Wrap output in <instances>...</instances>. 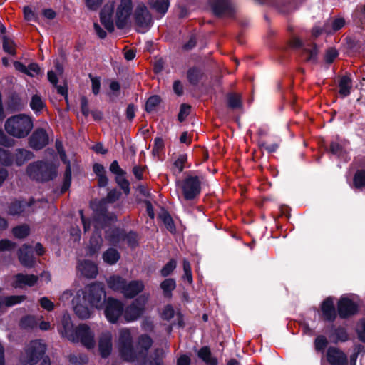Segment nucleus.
<instances>
[{
	"mask_svg": "<svg viewBox=\"0 0 365 365\" xmlns=\"http://www.w3.org/2000/svg\"><path fill=\"white\" fill-rule=\"evenodd\" d=\"M197 356L207 365H218L217 359L212 356L211 350L208 346L201 347L197 351Z\"/></svg>",
	"mask_w": 365,
	"mask_h": 365,
	"instance_id": "obj_33",
	"label": "nucleus"
},
{
	"mask_svg": "<svg viewBox=\"0 0 365 365\" xmlns=\"http://www.w3.org/2000/svg\"><path fill=\"white\" fill-rule=\"evenodd\" d=\"M115 182L127 195L130 192V182L124 178V175H118L115 177Z\"/></svg>",
	"mask_w": 365,
	"mask_h": 365,
	"instance_id": "obj_54",
	"label": "nucleus"
},
{
	"mask_svg": "<svg viewBox=\"0 0 365 365\" xmlns=\"http://www.w3.org/2000/svg\"><path fill=\"white\" fill-rule=\"evenodd\" d=\"M13 155L14 158V162L17 166H21L26 162L34 158L33 152L24 148L16 149Z\"/></svg>",
	"mask_w": 365,
	"mask_h": 365,
	"instance_id": "obj_29",
	"label": "nucleus"
},
{
	"mask_svg": "<svg viewBox=\"0 0 365 365\" xmlns=\"http://www.w3.org/2000/svg\"><path fill=\"white\" fill-rule=\"evenodd\" d=\"M329 151L338 158L343 157L345 154L344 147L336 141H331L330 143Z\"/></svg>",
	"mask_w": 365,
	"mask_h": 365,
	"instance_id": "obj_48",
	"label": "nucleus"
},
{
	"mask_svg": "<svg viewBox=\"0 0 365 365\" xmlns=\"http://www.w3.org/2000/svg\"><path fill=\"white\" fill-rule=\"evenodd\" d=\"M327 360L330 365H348L346 354L335 346H329L327 349Z\"/></svg>",
	"mask_w": 365,
	"mask_h": 365,
	"instance_id": "obj_17",
	"label": "nucleus"
},
{
	"mask_svg": "<svg viewBox=\"0 0 365 365\" xmlns=\"http://www.w3.org/2000/svg\"><path fill=\"white\" fill-rule=\"evenodd\" d=\"M34 128V119L24 113H20L8 118L4 123L6 132L11 136L19 139L27 137Z\"/></svg>",
	"mask_w": 365,
	"mask_h": 365,
	"instance_id": "obj_3",
	"label": "nucleus"
},
{
	"mask_svg": "<svg viewBox=\"0 0 365 365\" xmlns=\"http://www.w3.org/2000/svg\"><path fill=\"white\" fill-rule=\"evenodd\" d=\"M187 160V154H180L178 158L173 163V165L178 169V173H180L183 171L185 168L184 164Z\"/></svg>",
	"mask_w": 365,
	"mask_h": 365,
	"instance_id": "obj_64",
	"label": "nucleus"
},
{
	"mask_svg": "<svg viewBox=\"0 0 365 365\" xmlns=\"http://www.w3.org/2000/svg\"><path fill=\"white\" fill-rule=\"evenodd\" d=\"M60 156L62 162L66 165L63 175V184L60 190V193L64 194L69 190L71 185V168L70 160L66 158V153L63 152L60 153Z\"/></svg>",
	"mask_w": 365,
	"mask_h": 365,
	"instance_id": "obj_24",
	"label": "nucleus"
},
{
	"mask_svg": "<svg viewBox=\"0 0 365 365\" xmlns=\"http://www.w3.org/2000/svg\"><path fill=\"white\" fill-rule=\"evenodd\" d=\"M162 98L158 95L150 96L145 103V111L148 113L153 112L161 103Z\"/></svg>",
	"mask_w": 365,
	"mask_h": 365,
	"instance_id": "obj_43",
	"label": "nucleus"
},
{
	"mask_svg": "<svg viewBox=\"0 0 365 365\" xmlns=\"http://www.w3.org/2000/svg\"><path fill=\"white\" fill-rule=\"evenodd\" d=\"M177 266V262L175 259H170L161 269L160 274L163 277H168L175 270Z\"/></svg>",
	"mask_w": 365,
	"mask_h": 365,
	"instance_id": "obj_52",
	"label": "nucleus"
},
{
	"mask_svg": "<svg viewBox=\"0 0 365 365\" xmlns=\"http://www.w3.org/2000/svg\"><path fill=\"white\" fill-rule=\"evenodd\" d=\"M25 20L28 21H37V14L31 9L29 6H26L23 9Z\"/></svg>",
	"mask_w": 365,
	"mask_h": 365,
	"instance_id": "obj_61",
	"label": "nucleus"
},
{
	"mask_svg": "<svg viewBox=\"0 0 365 365\" xmlns=\"http://www.w3.org/2000/svg\"><path fill=\"white\" fill-rule=\"evenodd\" d=\"M329 341L324 335L317 336L314 341V349L317 352H324L327 348Z\"/></svg>",
	"mask_w": 365,
	"mask_h": 365,
	"instance_id": "obj_49",
	"label": "nucleus"
},
{
	"mask_svg": "<svg viewBox=\"0 0 365 365\" xmlns=\"http://www.w3.org/2000/svg\"><path fill=\"white\" fill-rule=\"evenodd\" d=\"M19 325L24 329H33L36 326V322L33 316L26 315L21 319Z\"/></svg>",
	"mask_w": 365,
	"mask_h": 365,
	"instance_id": "obj_53",
	"label": "nucleus"
},
{
	"mask_svg": "<svg viewBox=\"0 0 365 365\" xmlns=\"http://www.w3.org/2000/svg\"><path fill=\"white\" fill-rule=\"evenodd\" d=\"M46 346L38 340L31 341L25 349L24 355L21 356V361L25 365H36L41 359L42 361L47 356L45 355Z\"/></svg>",
	"mask_w": 365,
	"mask_h": 365,
	"instance_id": "obj_8",
	"label": "nucleus"
},
{
	"mask_svg": "<svg viewBox=\"0 0 365 365\" xmlns=\"http://www.w3.org/2000/svg\"><path fill=\"white\" fill-rule=\"evenodd\" d=\"M110 223L105 230L104 238L110 245L117 246L121 241L124 229L117 226H110Z\"/></svg>",
	"mask_w": 365,
	"mask_h": 365,
	"instance_id": "obj_21",
	"label": "nucleus"
},
{
	"mask_svg": "<svg viewBox=\"0 0 365 365\" xmlns=\"http://www.w3.org/2000/svg\"><path fill=\"white\" fill-rule=\"evenodd\" d=\"M98 350L103 359L108 358L112 351V342L110 336H101L98 342Z\"/></svg>",
	"mask_w": 365,
	"mask_h": 365,
	"instance_id": "obj_32",
	"label": "nucleus"
},
{
	"mask_svg": "<svg viewBox=\"0 0 365 365\" xmlns=\"http://www.w3.org/2000/svg\"><path fill=\"white\" fill-rule=\"evenodd\" d=\"M197 35L195 34H192L189 36V40L182 45V50L185 51H191L197 46Z\"/></svg>",
	"mask_w": 365,
	"mask_h": 365,
	"instance_id": "obj_60",
	"label": "nucleus"
},
{
	"mask_svg": "<svg viewBox=\"0 0 365 365\" xmlns=\"http://www.w3.org/2000/svg\"><path fill=\"white\" fill-rule=\"evenodd\" d=\"M31 205L23 200H14L9 204L8 213L12 216H19L24 212L26 207Z\"/></svg>",
	"mask_w": 365,
	"mask_h": 365,
	"instance_id": "obj_34",
	"label": "nucleus"
},
{
	"mask_svg": "<svg viewBox=\"0 0 365 365\" xmlns=\"http://www.w3.org/2000/svg\"><path fill=\"white\" fill-rule=\"evenodd\" d=\"M104 314L107 320L115 324L123 313L124 304L118 299L113 297L106 298Z\"/></svg>",
	"mask_w": 365,
	"mask_h": 365,
	"instance_id": "obj_10",
	"label": "nucleus"
},
{
	"mask_svg": "<svg viewBox=\"0 0 365 365\" xmlns=\"http://www.w3.org/2000/svg\"><path fill=\"white\" fill-rule=\"evenodd\" d=\"M100 21L108 32L111 33L114 31L115 28L112 16L109 15H100Z\"/></svg>",
	"mask_w": 365,
	"mask_h": 365,
	"instance_id": "obj_55",
	"label": "nucleus"
},
{
	"mask_svg": "<svg viewBox=\"0 0 365 365\" xmlns=\"http://www.w3.org/2000/svg\"><path fill=\"white\" fill-rule=\"evenodd\" d=\"M132 9V0H120V4L117 7L115 14V25L118 29H123L125 27Z\"/></svg>",
	"mask_w": 365,
	"mask_h": 365,
	"instance_id": "obj_14",
	"label": "nucleus"
},
{
	"mask_svg": "<svg viewBox=\"0 0 365 365\" xmlns=\"http://www.w3.org/2000/svg\"><path fill=\"white\" fill-rule=\"evenodd\" d=\"M38 280V277L35 274L18 273L14 276V281L12 282V287L19 289H22L25 286L31 287L37 283Z\"/></svg>",
	"mask_w": 365,
	"mask_h": 365,
	"instance_id": "obj_19",
	"label": "nucleus"
},
{
	"mask_svg": "<svg viewBox=\"0 0 365 365\" xmlns=\"http://www.w3.org/2000/svg\"><path fill=\"white\" fill-rule=\"evenodd\" d=\"M191 110V106L187 103H182L180 107V111L178 115V120L179 122H183L185 118L189 115Z\"/></svg>",
	"mask_w": 365,
	"mask_h": 365,
	"instance_id": "obj_57",
	"label": "nucleus"
},
{
	"mask_svg": "<svg viewBox=\"0 0 365 365\" xmlns=\"http://www.w3.org/2000/svg\"><path fill=\"white\" fill-rule=\"evenodd\" d=\"M143 313L142 308L138 307V305L132 303L124 309L123 314L125 321L130 322L138 319Z\"/></svg>",
	"mask_w": 365,
	"mask_h": 365,
	"instance_id": "obj_31",
	"label": "nucleus"
},
{
	"mask_svg": "<svg viewBox=\"0 0 365 365\" xmlns=\"http://www.w3.org/2000/svg\"><path fill=\"white\" fill-rule=\"evenodd\" d=\"M118 349L121 357L126 361H134L136 359V349L133 346V340L128 329L120 331L118 338Z\"/></svg>",
	"mask_w": 365,
	"mask_h": 365,
	"instance_id": "obj_7",
	"label": "nucleus"
},
{
	"mask_svg": "<svg viewBox=\"0 0 365 365\" xmlns=\"http://www.w3.org/2000/svg\"><path fill=\"white\" fill-rule=\"evenodd\" d=\"M330 341L337 344L339 343H344L349 340V334L347 329L342 326L331 324L328 335Z\"/></svg>",
	"mask_w": 365,
	"mask_h": 365,
	"instance_id": "obj_18",
	"label": "nucleus"
},
{
	"mask_svg": "<svg viewBox=\"0 0 365 365\" xmlns=\"http://www.w3.org/2000/svg\"><path fill=\"white\" fill-rule=\"evenodd\" d=\"M135 25L142 29L149 28L152 24V17L144 4H138L134 11Z\"/></svg>",
	"mask_w": 365,
	"mask_h": 365,
	"instance_id": "obj_16",
	"label": "nucleus"
},
{
	"mask_svg": "<svg viewBox=\"0 0 365 365\" xmlns=\"http://www.w3.org/2000/svg\"><path fill=\"white\" fill-rule=\"evenodd\" d=\"M319 309L322 319L324 322L333 323L339 316L337 307H335L332 297H326L320 304Z\"/></svg>",
	"mask_w": 365,
	"mask_h": 365,
	"instance_id": "obj_15",
	"label": "nucleus"
},
{
	"mask_svg": "<svg viewBox=\"0 0 365 365\" xmlns=\"http://www.w3.org/2000/svg\"><path fill=\"white\" fill-rule=\"evenodd\" d=\"M121 242H126L129 247H130L131 249H135L139 245L138 235L135 231L130 230L128 232H127L124 229Z\"/></svg>",
	"mask_w": 365,
	"mask_h": 365,
	"instance_id": "obj_38",
	"label": "nucleus"
},
{
	"mask_svg": "<svg viewBox=\"0 0 365 365\" xmlns=\"http://www.w3.org/2000/svg\"><path fill=\"white\" fill-rule=\"evenodd\" d=\"M18 258L20 263L26 268H32L35 265L32 247L29 245L25 244L19 250Z\"/></svg>",
	"mask_w": 365,
	"mask_h": 365,
	"instance_id": "obj_20",
	"label": "nucleus"
},
{
	"mask_svg": "<svg viewBox=\"0 0 365 365\" xmlns=\"http://www.w3.org/2000/svg\"><path fill=\"white\" fill-rule=\"evenodd\" d=\"M152 344L153 340L150 336L148 334L140 336L138 344L135 346L136 359L140 357H145Z\"/></svg>",
	"mask_w": 365,
	"mask_h": 365,
	"instance_id": "obj_23",
	"label": "nucleus"
},
{
	"mask_svg": "<svg viewBox=\"0 0 365 365\" xmlns=\"http://www.w3.org/2000/svg\"><path fill=\"white\" fill-rule=\"evenodd\" d=\"M103 261L110 265L116 264L120 258L119 252L113 247H109L103 253Z\"/></svg>",
	"mask_w": 365,
	"mask_h": 365,
	"instance_id": "obj_36",
	"label": "nucleus"
},
{
	"mask_svg": "<svg viewBox=\"0 0 365 365\" xmlns=\"http://www.w3.org/2000/svg\"><path fill=\"white\" fill-rule=\"evenodd\" d=\"M49 143V137L43 128H37L28 139L29 146L34 150H41Z\"/></svg>",
	"mask_w": 365,
	"mask_h": 365,
	"instance_id": "obj_13",
	"label": "nucleus"
},
{
	"mask_svg": "<svg viewBox=\"0 0 365 365\" xmlns=\"http://www.w3.org/2000/svg\"><path fill=\"white\" fill-rule=\"evenodd\" d=\"M82 301L88 303L92 308L100 309L106 302V293L105 286L101 282H93L82 290Z\"/></svg>",
	"mask_w": 365,
	"mask_h": 365,
	"instance_id": "obj_6",
	"label": "nucleus"
},
{
	"mask_svg": "<svg viewBox=\"0 0 365 365\" xmlns=\"http://www.w3.org/2000/svg\"><path fill=\"white\" fill-rule=\"evenodd\" d=\"M165 149L164 140L160 137H157L154 140V145L152 150V154L154 156L158 155L160 152Z\"/></svg>",
	"mask_w": 365,
	"mask_h": 365,
	"instance_id": "obj_59",
	"label": "nucleus"
},
{
	"mask_svg": "<svg viewBox=\"0 0 365 365\" xmlns=\"http://www.w3.org/2000/svg\"><path fill=\"white\" fill-rule=\"evenodd\" d=\"M213 14L217 18H233L235 8L231 0H209Z\"/></svg>",
	"mask_w": 365,
	"mask_h": 365,
	"instance_id": "obj_11",
	"label": "nucleus"
},
{
	"mask_svg": "<svg viewBox=\"0 0 365 365\" xmlns=\"http://www.w3.org/2000/svg\"><path fill=\"white\" fill-rule=\"evenodd\" d=\"M89 78L91 81L92 92L94 95H98L101 89V78L98 76H93L91 73L89 74Z\"/></svg>",
	"mask_w": 365,
	"mask_h": 365,
	"instance_id": "obj_62",
	"label": "nucleus"
},
{
	"mask_svg": "<svg viewBox=\"0 0 365 365\" xmlns=\"http://www.w3.org/2000/svg\"><path fill=\"white\" fill-rule=\"evenodd\" d=\"M77 269L83 277L88 279H95L98 273L96 264L88 259L80 262Z\"/></svg>",
	"mask_w": 365,
	"mask_h": 365,
	"instance_id": "obj_22",
	"label": "nucleus"
},
{
	"mask_svg": "<svg viewBox=\"0 0 365 365\" xmlns=\"http://www.w3.org/2000/svg\"><path fill=\"white\" fill-rule=\"evenodd\" d=\"M144 289V284L141 281L126 282L123 294L126 298L132 299L140 293Z\"/></svg>",
	"mask_w": 365,
	"mask_h": 365,
	"instance_id": "obj_25",
	"label": "nucleus"
},
{
	"mask_svg": "<svg viewBox=\"0 0 365 365\" xmlns=\"http://www.w3.org/2000/svg\"><path fill=\"white\" fill-rule=\"evenodd\" d=\"M26 172L27 175L38 182H47L57 176V168L52 163L39 160L29 164Z\"/></svg>",
	"mask_w": 365,
	"mask_h": 365,
	"instance_id": "obj_4",
	"label": "nucleus"
},
{
	"mask_svg": "<svg viewBox=\"0 0 365 365\" xmlns=\"http://www.w3.org/2000/svg\"><path fill=\"white\" fill-rule=\"evenodd\" d=\"M15 144V140L9 137L0 128V145L4 147L11 148Z\"/></svg>",
	"mask_w": 365,
	"mask_h": 365,
	"instance_id": "obj_56",
	"label": "nucleus"
},
{
	"mask_svg": "<svg viewBox=\"0 0 365 365\" xmlns=\"http://www.w3.org/2000/svg\"><path fill=\"white\" fill-rule=\"evenodd\" d=\"M194 171L185 173L182 180H177L176 186L180 187L182 196L186 201H192L199 197L202 190V182L200 176Z\"/></svg>",
	"mask_w": 365,
	"mask_h": 365,
	"instance_id": "obj_5",
	"label": "nucleus"
},
{
	"mask_svg": "<svg viewBox=\"0 0 365 365\" xmlns=\"http://www.w3.org/2000/svg\"><path fill=\"white\" fill-rule=\"evenodd\" d=\"M14 158L13 154L4 148H0V163L4 166L13 165Z\"/></svg>",
	"mask_w": 365,
	"mask_h": 365,
	"instance_id": "obj_46",
	"label": "nucleus"
},
{
	"mask_svg": "<svg viewBox=\"0 0 365 365\" xmlns=\"http://www.w3.org/2000/svg\"><path fill=\"white\" fill-rule=\"evenodd\" d=\"M26 101L23 100L19 93L13 92L10 94L7 100L8 109L13 112H18L22 110Z\"/></svg>",
	"mask_w": 365,
	"mask_h": 365,
	"instance_id": "obj_27",
	"label": "nucleus"
},
{
	"mask_svg": "<svg viewBox=\"0 0 365 365\" xmlns=\"http://www.w3.org/2000/svg\"><path fill=\"white\" fill-rule=\"evenodd\" d=\"M121 192L114 188L110 190L105 197L101 200H93L90 207L93 210V215L98 222L109 221L115 223L118 220L117 215L114 212L108 211V204L114 203L120 199Z\"/></svg>",
	"mask_w": 365,
	"mask_h": 365,
	"instance_id": "obj_2",
	"label": "nucleus"
},
{
	"mask_svg": "<svg viewBox=\"0 0 365 365\" xmlns=\"http://www.w3.org/2000/svg\"><path fill=\"white\" fill-rule=\"evenodd\" d=\"M30 107L36 113L41 112L46 107V104L39 95L34 94L31 97Z\"/></svg>",
	"mask_w": 365,
	"mask_h": 365,
	"instance_id": "obj_45",
	"label": "nucleus"
},
{
	"mask_svg": "<svg viewBox=\"0 0 365 365\" xmlns=\"http://www.w3.org/2000/svg\"><path fill=\"white\" fill-rule=\"evenodd\" d=\"M12 234L18 239L26 238L30 234V227L26 224L16 226L12 229Z\"/></svg>",
	"mask_w": 365,
	"mask_h": 365,
	"instance_id": "obj_44",
	"label": "nucleus"
},
{
	"mask_svg": "<svg viewBox=\"0 0 365 365\" xmlns=\"http://www.w3.org/2000/svg\"><path fill=\"white\" fill-rule=\"evenodd\" d=\"M339 56V53L336 49L330 48L327 50L324 55V61L327 64H331L335 58Z\"/></svg>",
	"mask_w": 365,
	"mask_h": 365,
	"instance_id": "obj_63",
	"label": "nucleus"
},
{
	"mask_svg": "<svg viewBox=\"0 0 365 365\" xmlns=\"http://www.w3.org/2000/svg\"><path fill=\"white\" fill-rule=\"evenodd\" d=\"M339 88V93L342 98L350 95L352 88V79L350 74L346 73L340 78Z\"/></svg>",
	"mask_w": 365,
	"mask_h": 365,
	"instance_id": "obj_30",
	"label": "nucleus"
},
{
	"mask_svg": "<svg viewBox=\"0 0 365 365\" xmlns=\"http://www.w3.org/2000/svg\"><path fill=\"white\" fill-rule=\"evenodd\" d=\"M127 280L120 276H112L108 280V284L114 290L123 292Z\"/></svg>",
	"mask_w": 365,
	"mask_h": 365,
	"instance_id": "obj_41",
	"label": "nucleus"
},
{
	"mask_svg": "<svg viewBox=\"0 0 365 365\" xmlns=\"http://www.w3.org/2000/svg\"><path fill=\"white\" fill-rule=\"evenodd\" d=\"M347 48L352 52H360L362 48L361 43L355 37L348 36L345 38Z\"/></svg>",
	"mask_w": 365,
	"mask_h": 365,
	"instance_id": "obj_47",
	"label": "nucleus"
},
{
	"mask_svg": "<svg viewBox=\"0 0 365 365\" xmlns=\"http://www.w3.org/2000/svg\"><path fill=\"white\" fill-rule=\"evenodd\" d=\"M26 299V295H12L4 298V304L6 307H12L24 302Z\"/></svg>",
	"mask_w": 365,
	"mask_h": 365,
	"instance_id": "obj_51",
	"label": "nucleus"
},
{
	"mask_svg": "<svg viewBox=\"0 0 365 365\" xmlns=\"http://www.w3.org/2000/svg\"><path fill=\"white\" fill-rule=\"evenodd\" d=\"M150 7L155 9L158 13L164 15L169 7V0H149Z\"/></svg>",
	"mask_w": 365,
	"mask_h": 365,
	"instance_id": "obj_40",
	"label": "nucleus"
},
{
	"mask_svg": "<svg viewBox=\"0 0 365 365\" xmlns=\"http://www.w3.org/2000/svg\"><path fill=\"white\" fill-rule=\"evenodd\" d=\"M182 265H183V271H184L183 279L187 280L189 284H192L193 282V279H192L191 266H190L189 261L186 259H184Z\"/></svg>",
	"mask_w": 365,
	"mask_h": 365,
	"instance_id": "obj_58",
	"label": "nucleus"
},
{
	"mask_svg": "<svg viewBox=\"0 0 365 365\" xmlns=\"http://www.w3.org/2000/svg\"><path fill=\"white\" fill-rule=\"evenodd\" d=\"M354 188L362 190L365 187V170H357L353 177Z\"/></svg>",
	"mask_w": 365,
	"mask_h": 365,
	"instance_id": "obj_42",
	"label": "nucleus"
},
{
	"mask_svg": "<svg viewBox=\"0 0 365 365\" xmlns=\"http://www.w3.org/2000/svg\"><path fill=\"white\" fill-rule=\"evenodd\" d=\"M78 299L79 302H77L73 307L76 315L81 319H88L92 313V309L86 304L81 303L80 299Z\"/></svg>",
	"mask_w": 365,
	"mask_h": 365,
	"instance_id": "obj_39",
	"label": "nucleus"
},
{
	"mask_svg": "<svg viewBox=\"0 0 365 365\" xmlns=\"http://www.w3.org/2000/svg\"><path fill=\"white\" fill-rule=\"evenodd\" d=\"M57 329L62 338L71 342H81L87 349H93L95 346L94 334L91 328L86 324L74 327L71 317L67 312L62 316Z\"/></svg>",
	"mask_w": 365,
	"mask_h": 365,
	"instance_id": "obj_1",
	"label": "nucleus"
},
{
	"mask_svg": "<svg viewBox=\"0 0 365 365\" xmlns=\"http://www.w3.org/2000/svg\"><path fill=\"white\" fill-rule=\"evenodd\" d=\"M227 106L232 109H240L242 108L241 96L238 93L229 92L226 95Z\"/></svg>",
	"mask_w": 365,
	"mask_h": 365,
	"instance_id": "obj_35",
	"label": "nucleus"
},
{
	"mask_svg": "<svg viewBox=\"0 0 365 365\" xmlns=\"http://www.w3.org/2000/svg\"><path fill=\"white\" fill-rule=\"evenodd\" d=\"M204 75L203 70L197 66L189 68L186 72L187 80L190 85L192 86H198Z\"/></svg>",
	"mask_w": 365,
	"mask_h": 365,
	"instance_id": "obj_26",
	"label": "nucleus"
},
{
	"mask_svg": "<svg viewBox=\"0 0 365 365\" xmlns=\"http://www.w3.org/2000/svg\"><path fill=\"white\" fill-rule=\"evenodd\" d=\"M336 305L338 315L341 319H349L359 312L358 304L346 297H341Z\"/></svg>",
	"mask_w": 365,
	"mask_h": 365,
	"instance_id": "obj_12",
	"label": "nucleus"
},
{
	"mask_svg": "<svg viewBox=\"0 0 365 365\" xmlns=\"http://www.w3.org/2000/svg\"><path fill=\"white\" fill-rule=\"evenodd\" d=\"M319 50L316 43H312L310 48H302L300 53L301 58L305 62L316 64L318 62Z\"/></svg>",
	"mask_w": 365,
	"mask_h": 365,
	"instance_id": "obj_28",
	"label": "nucleus"
},
{
	"mask_svg": "<svg viewBox=\"0 0 365 365\" xmlns=\"http://www.w3.org/2000/svg\"><path fill=\"white\" fill-rule=\"evenodd\" d=\"M160 288L163 291L164 297L170 298L173 291L176 288V282L173 278L165 279L160 284Z\"/></svg>",
	"mask_w": 365,
	"mask_h": 365,
	"instance_id": "obj_37",
	"label": "nucleus"
},
{
	"mask_svg": "<svg viewBox=\"0 0 365 365\" xmlns=\"http://www.w3.org/2000/svg\"><path fill=\"white\" fill-rule=\"evenodd\" d=\"M93 232L90 237L89 245L87 249V254L90 256H93L97 254L103 245V237L101 235L102 230H105L107 227L112 223L109 221L98 222L96 220L95 216L93 215Z\"/></svg>",
	"mask_w": 365,
	"mask_h": 365,
	"instance_id": "obj_9",
	"label": "nucleus"
},
{
	"mask_svg": "<svg viewBox=\"0 0 365 365\" xmlns=\"http://www.w3.org/2000/svg\"><path fill=\"white\" fill-rule=\"evenodd\" d=\"M160 218L168 231L170 232L175 231V225L174 224V221L168 212L165 211L163 212L160 215Z\"/></svg>",
	"mask_w": 365,
	"mask_h": 365,
	"instance_id": "obj_50",
	"label": "nucleus"
}]
</instances>
